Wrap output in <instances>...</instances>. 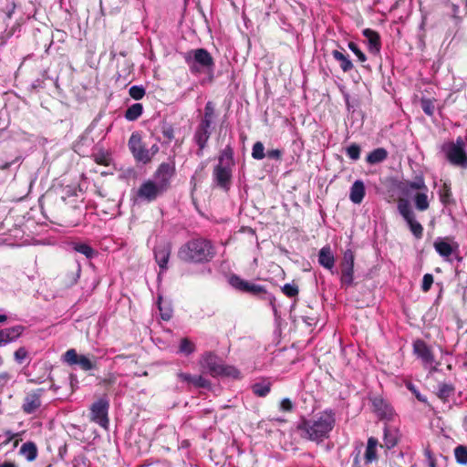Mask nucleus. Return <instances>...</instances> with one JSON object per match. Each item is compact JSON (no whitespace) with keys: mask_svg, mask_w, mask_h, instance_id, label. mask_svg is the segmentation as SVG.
Returning a JSON list of instances; mask_svg holds the SVG:
<instances>
[{"mask_svg":"<svg viewBox=\"0 0 467 467\" xmlns=\"http://www.w3.org/2000/svg\"><path fill=\"white\" fill-rule=\"evenodd\" d=\"M336 423L335 412L325 410L309 420H302L298 430L302 436L309 441L320 442L328 438Z\"/></svg>","mask_w":467,"mask_h":467,"instance_id":"nucleus-1","label":"nucleus"},{"mask_svg":"<svg viewBox=\"0 0 467 467\" xmlns=\"http://www.w3.org/2000/svg\"><path fill=\"white\" fill-rule=\"evenodd\" d=\"M214 254L211 242L205 239H194L182 246L178 255L186 262L202 263L210 261Z\"/></svg>","mask_w":467,"mask_h":467,"instance_id":"nucleus-2","label":"nucleus"},{"mask_svg":"<svg viewBox=\"0 0 467 467\" xmlns=\"http://www.w3.org/2000/svg\"><path fill=\"white\" fill-rule=\"evenodd\" d=\"M234 167V150L228 145L220 152L218 163L213 171V181L217 186L225 191L230 189Z\"/></svg>","mask_w":467,"mask_h":467,"instance_id":"nucleus-3","label":"nucleus"},{"mask_svg":"<svg viewBox=\"0 0 467 467\" xmlns=\"http://www.w3.org/2000/svg\"><path fill=\"white\" fill-rule=\"evenodd\" d=\"M183 58L190 71L193 74L213 71V59L211 54L204 48L189 50L183 54Z\"/></svg>","mask_w":467,"mask_h":467,"instance_id":"nucleus-4","label":"nucleus"},{"mask_svg":"<svg viewBox=\"0 0 467 467\" xmlns=\"http://www.w3.org/2000/svg\"><path fill=\"white\" fill-rule=\"evenodd\" d=\"M441 151L451 165L461 169H467V152L462 138L458 137L455 141L443 143Z\"/></svg>","mask_w":467,"mask_h":467,"instance_id":"nucleus-5","label":"nucleus"},{"mask_svg":"<svg viewBox=\"0 0 467 467\" xmlns=\"http://www.w3.org/2000/svg\"><path fill=\"white\" fill-rule=\"evenodd\" d=\"M128 145L135 160L142 163L150 162L152 157L159 151L157 144H153L148 149L142 142L141 136L139 132H133L130 135Z\"/></svg>","mask_w":467,"mask_h":467,"instance_id":"nucleus-6","label":"nucleus"},{"mask_svg":"<svg viewBox=\"0 0 467 467\" xmlns=\"http://www.w3.org/2000/svg\"><path fill=\"white\" fill-rule=\"evenodd\" d=\"M413 352L421 360L424 368L429 369L430 373L438 371L440 362L436 361L431 349L424 341L416 340L413 343Z\"/></svg>","mask_w":467,"mask_h":467,"instance_id":"nucleus-7","label":"nucleus"},{"mask_svg":"<svg viewBox=\"0 0 467 467\" xmlns=\"http://www.w3.org/2000/svg\"><path fill=\"white\" fill-rule=\"evenodd\" d=\"M174 165L163 162L157 169L153 177L150 179L160 189L166 192L170 186L171 179L174 174Z\"/></svg>","mask_w":467,"mask_h":467,"instance_id":"nucleus-8","label":"nucleus"},{"mask_svg":"<svg viewBox=\"0 0 467 467\" xmlns=\"http://www.w3.org/2000/svg\"><path fill=\"white\" fill-rule=\"evenodd\" d=\"M109 402L106 398L99 399L91 406V420L103 428L109 425Z\"/></svg>","mask_w":467,"mask_h":467,"instance_id":"nucleus-9","label":"nucleus"},{"mask_svg":"<svg viewBox=\"0 0 467 467\" xmlns=\"http://www.w3.org/2000/svg\"><path fill=\"white\" fill-rule=\"evenodd\" d=\"M435 251L446 261H451V256L459 249V244L449 237H438L433 243Z\"/></svg>","mask_w":467,"mask_h":467,"instance_id":"nucleus-10","label":"nucleus"},{"mask_svg":"<svg viewBox=\"0 0 467 467\" xmlns=\"http://www.w3.org/2000/svg\"><path fill=\"white\" fill-rule=\"evenodd\" d=\"M63 361L69 366L78 365L85 371L95 368V364L85 355H78L74 348H70L63 355Z\"/></svg>","mask_w":467,"mask_h":467,"instance_id":"nucleus-11","label":"nucleus"},{"mask_svg":"<svg viewBox=\"0 0 467 467\" xmlns=\"http://www.w3.org/2000/svg\"><path fill=\"white\" fill-rule=\"evenodd\" d=\"M44 392L43 389H37L26 393L22 404V410L26 414L36 413L40 409Z\"/></svg>","mask_w":467,"mask_h":467,"instance_id":"nucleus-12","label":"nucleus"},{"mask_svg":"<svg viewBox=\"0 0 467 467\" xmlns=\"http://www.w3.org/2000/svg\"><path fill=\"white\" fill-rule=\"evenodd\" d=\"M354 279V254L351 250L344 253L341 263V283L350 285Z\"/></svg>","mask_w":467,"mask_h":467,"instance_id":"nucleus-13","label":"nucleus"},{"mask_svg":"<svg viewBox=\"0 0 467 467\" xmlns=\"http://www.w3.org/2000/svg\"><path fill=\"white\" fill-rule=\"evenodd\" d=\"M163 192L164 191L160 189L159 186L150 179L140 185L137 194L139 198L144 201L152 202Z\"/></svg>","mask_w":467,"mask_h":467,"instance_id":"nucleus-14","label":"nucleus"},{"mask_svg":"<svg viewBox=\"0 0 467 467\" xmlns=\"http://www.w3.org/2000/svg\"><path fill=\"white\" fill-rule=\"evenodd\" d=\"M201 365L213 377L219 376L222 371L223 364L220 362L217 356L212 353H206L202 356Z\"/></svg>","mask_w":467,"mask_h":467,"instance_id":"nucleus-15","label":"nucleus"},{"mask_svg":"<svg viewBox=\"0 0 467 467\" xmlns=\"http://www.w3.org/2000/svg\"><path fill=\"white\" fill-rule=\"evenodd\" d=\"M25 327L17 325L0 330V347L16 341L24 332Z\"/></svg>","mask_w":467,"mask_h":467,"instance_id":"nucleus-16","label":"nucleus"},{"mask_svg":"<svg viewBox=\"0 0 467 467\" xmlns=\"http://www.w3.org/2000/svg\"><path fill=\"white\" fill-rule=\"evenodd\" d=\"M170 254L171 245L169 243H161L154 248L155 260L162 271L167 269Z\"/></svg>","mask_w":467,"mask_h":467,"instance_id":"nucleus-17","label":"nucleus"},{"mask_svg":"<svg viewBox=\"0 0 467 467\" xmlns=\"http://www.w3.org/2000/svg\"><path fill=\"white\" fill-rule=\"evenodd\" d=\"M318 263L324 268L329 270L331 274H335V256L330 246H324L318 253Z\"/></svg>","mask_w":467,"mask_h":467,"instance_id":"nucleus-18","label":"nucleus"},{"mask_svg":"<svg viewBox=\"0 0 467 467\" xmlns=\"http://www.w3.org/2000/svg\"><path fill=\"white\" fill-rule=\"evenodd\" d=\"M379 441L376 438L370 437L368 440L366 450L363 456V461L365 464H370L377 461L378 459V449Z\"/></svg>","mask_w":467,"mask_h":467,"instance_id":"nucleus-19","label":"nucleus"},{"mask_svg":"<svg viewBox=\"0 0 467 467\" xmlns=\"http://www.w3.org/2000/svg\"><path fill=\"white\" fill-rule=\"evenodd\" d=\"M365 193L364 182L360 180H357L350 187L349 199L353 203L359 204L362 202Z\"/></svg>","mask_w":467,"mask_h":467,"instance_id":"nucleus-20","label":"nucleus"},{"mask_svg":"<svg viewBox=\"0 0 467 467\" xmlns=\"http://www.w3.org/2000/svg\"><path fill=\"white\" fill-rule=\"evenodd\" d=\"M363 36L368 40V47L370 53L377 54L380 50V39L379 34L369 28L363 30Z\"/></svg>","mask_w":467,"mask_h":467,"instance_id":"nucleus-21","label":"nucleus"},{"mask_svg":"<svg viewBox=\"0 0 467 467\" xmlns=\"http://www.w3.org/2000/svg\"><path fill=\"white\" fill-rule=\"evenodd\" d=\"M373 406L381 419L390 420L394 415L392 408L382 399H374Z\"/></svg>","mask_w":467,"mask_h":467,"instance_id":"nucleus-22","label":"nucleus"},{"mask_svg":"<svg viewBox=\"0 0 467 467\" xmlns=\"http://www.w3.org/2000/svg\"><path fill=\"white\" fill-rule=\"evenodd\" d=\"M211 129L199 126L195 134H194V140L196 144L199 146V150L197 151V154L199 156L202 155V150L205 148L206 143L210 138V131Z\"/></svg>","mask_w":467,"mask_h":467,"instance_id":"nucleus-23","label":"nucleus"},{"mask_svg":"<svg viewBox=\"0 0 467 467\" xmlns=\"http://www.w3.org/2000/svg\"><path fill=\"white\" fill-rule=\"evenodd\" d=\"M403 193L407 196L412 195L416 191L428 192V188L425 184L424 179L422 177H417L412 182H407L402 189Z\"/></svg>","mask_w":467,"mask_h":467,"instance_id":"nucleus-24","label":"nucleus"},{"mask_svg":"<svg viewBox=\"0 0 467 467\" xmlns=\"http://www.w3.org/2000/svg\"><path fill=\"white\" fill-rule=\"evenodd\" d=\"M399 440V431L398 429L390 426H385L384 427V437L383 441L384 445L388 449H391L396 446Z\"/></svg>","mask_w":467,"mask_h":467,"instance_id":"nucleus-25","label":"nucleus"},{"mask_svg":"<svg viewBox=\"0 0 467 467\" xmlns=\"http://www.w3.org/2000/svg\"><path fill=\"white\" fill-rule=\"evenodd\" d=\"M387 157L388 151L383 148H378L367 156V161L369 164H377L385 161Z\"/></svg>","mask_w":467,"mask_h":467,"instance_id":"nucleus-26","label":"nucleus"},{"mask_svg":"<svg viewBox=\"0 0 467 467\" xmlns=\"http://www.w3.org/2000/svg\"><path fill=\"white\" fill-rule=\"evenodd\" d=\"M333 57L340 63V68L344 72H348L353 68V64L348 56H345L338 50L332 51Z\"/></svg>","mask_w":467,"mask_h":467,"instance_id":"nucleus-27","label":"nucleus"},{"mask_svg":"<svg viewBox=\"0 0 467 467\" xmlns=\"http://www.w3.org/2000/svg\"><path fill=\"white\" fill-rule=\"evenodd\" d=\"M20 453L29 462L34 461L37 456V449L35 443L26 442L20 448Z\"/></svg>","mask_w":467,"mask_h":467,"instance_id":"nucleus-28","label":"nucleus"},{"mask_svg":"<svg viewBox=\"0 0 467 467\" xmlns=\"http://www.w3.org/2000/svg\"><path fill=\"white\" fill-rule=\"evenodd\" d=\"M214 115V108L211 101L207 102L204 108V116L200 126L211 129Z\"/></svg>","mask_w":467,"mask_h":467,"instance_id":"nucleus-29","label":"nucleus"},{"mask_svg":"<svg viewBox=\"0 0 467 467\" xmlns=\"http://www.w3.org/2000/svg\"><path fill=\"white\" fill-rule=\"evenodd\" d=\"M142 111V105L140 103H135L128 108V109L125 112V118L130 121L136 120L139 117L141 116Z\"/></svg>","mask_w":467,"mask_h":467,"instance_id":"nucleus-30","label":"nucleus"},{"mask_svg":"<svg viewBox=\"0 0 467 467\" xmlns=\"http://www.w3.org/2000/svg\"><path fill=\"white\" fill-rule=\"evenodd\" d=\"M428 192H419L414 196L415 206L420 211H425L429 208V201L427 196Z\"/></svg>","mask_w":467,"mask_h":467,"instance_id":"nucleus-31","label":"nucleus"},{"mask_svg":"<svg viewBox=\"0 0 467 467\" xmlns=\"http://www.w3.org/2000/svg\"><path fill=\"white\" fill-rule=\"evenodd\" d=\"M70 245L76 252L84 254L87 258H92L95 254V251L93 250V248L87 244L71 243Z\"/></svg>","mask_w":467,"mask_h":467,"instance_id":"nucleus-32","label":"nucleus"},{"mask_svg":"<svg viewBox=\"0 0 467 467\" xmlns=\"http://www.w3.org/2000/svg\"><path fill=\"white\" fill-rule=\"evenodd\" d=\"M398 210L400 215L403 217L405 221L410 219L415 216L413 211L410 208V205L406 200H400L398 202Z\"/></svg>","mask_w":467,"mask_h":467,"instance_id":"nucleus-33","label":"nucleus"},{"mask_svg":"<svg viewBox=\"0 0 467 467\" xmlns=\"http://www.w3.org/2000/svg\"><path fill=\"white\" fill-rule=\"evenodd\" d=\"M158 307L163 320H169L171 317L172 309L169 303L163 302L161 296H159L158 298Z\"/></svg>","mask_w":467,"mask_h":467,"instance_id":"nucleus-34","label":"nucleus"},{"mask_svg":"<svg viewBox=\"0 0 467 467\" xmlns=\"http://www.w3.org/2000/svg\"><path fill=\"white\" fill-rule=\"evenodd\" d=\"M406 223H408L410 230L413 234V235L416 238H421L422 233H423V227L419 222L416 221L415 216L407 220Z\"/></svg>","mask_w":467,"mask_h":467,"instance_id":"nucleus-35","label":"nucleus"},{"mask_svg":"<svg viewBox=\"0 0 467 467\" xmlns=\"http://www.w3.org/2000/svg\"><path fill=\"white\" fill-rule=\"evenodd\" d=\"M454 457L456 462L459 464L466 465L467 464V447L463 445H459L454 449Z\"/></svg>","mask_w":467,"mask_h":467,"instance_id":"nucleus-36","label":"nucleus"},{"mask_svg":"<svg viewBox=\"0 0 467 467\" xmlns=\"http://www.w3.org/2000/svg\"><path fill=\"white\" fill-rule=\"evenodd\" d=\"M253 391L258 397H265L270 392V383H255L253 385Z\"/></svg>","mask_w":467,"mask_h":467,"instance_id":"nucleus-37","label":"nucleus"},{"mask_svg":"<svg viewBox=\"0 0 467 467\" xmlns=\"http://www.w3.org/2000/svg\"><path fill=\"white\" fill-rule=\"evenodd\" d=\"M265 156L264 144L260 141L255 142L252 149V157L255 160H263Z\"/></svg>","mask_w":467,"mask_h":467,"instance_id":"nucleus-38","label":"nucleus"},{"mask_svg":"<svg viewBox=\"0 0 467 467\" xmlns=\"http://www.w3.org/2000/svg\"><path fill=\"white\" fill-rule=\"evenodd\" d=\"M219 376H226L237 379L240 376V371L234 366L222 365V371Z\"/></svg>","mask_w":467,"mask_h":467,"instance_id":"nucleus-39","label":"nucleus"},{"mask_svg":"<svg viewBox=\"0 0 467 467\" xmlns=\"http://www.w3.org/2000/svg\"><path fill=\"white\" fill-rule=\"evenodd\" d=\"M195 350L194 344L187 338H182L180 344V352L190 355Z\"/></svg>","mask_w":467,"mask_h":467,"instance_id":"nucleus-40","label":"nucleus"},{"mask_svg":"<svg viewBox=\"0 0 467 467\" xmlns=\"http://www.w3.org/2000/svg\"><path fill=\"white\" fill-rule=\"evenodd\" d=\"M247 281L242 279L241 277L237 276V275H233L231 278H230V284L233 287L240 290V291H243L244 292L245 288H246V285H247Z\"/></svg>","mask_w":467,"mask_h":467,"instance_id":"nucleus-41","label":"nucleus"},{"mask_svg":"<svg viewBox=\"0 0 467 467\" xmlns=\"http://www.w3.org/2000/svg\"><path fill=\"white\" fill-rule=\"evenodd\" d=\"M453 388L449 384H440L438 389V396L441 399L446 400L451 395Z\"/></svg>","mask_w":467,"mask_h":467,"instance_id":"nucleus-42","label":"nucleus"},{"mask_svg":"<svg viewBox=\"0 0 467 467\" xmlns=\"http://www.w3.org/2000/svg\"><path fill=\"white\" fill-rule=\"evenodd\" d=\"M130 96L136 99H141L145 95V89L140 86H132L129 90Z\"/></svg>","mask_w":467,"mask_h":467,"instance_id":"nucleus-43","label":"nucleus"},{"mask_svg":"<svg viewBox=\"0 0 467 467\" xmlns=\"http://www.w3.org/2000/svg\"><path fill=\"white\" fill-rule=\"evenodd\" d=\"M283 293L288 297H294L298 294V287L294 284H285L282 287Z\"/></svg>","mask_w":467,"mask_h":467,"instance_id":"nucleus-44","label":"nucleus"},{"mask_svg":"<svg viewBox=\"0 0 467 467\" xmlns=\"http://www.w3.org/2000/svg\"><path fill=\"white\" fill-rule=\"evenodd\" d=\"M347 154H348V156L350 159H352L354 161L358 160L359 156H360V148H359V146L357 145V144H351L347 149Z\"/></svg>","mask_w":467,"mask_h":467,"instance_id":"nucleus-45","label":"nucleus"},{"mask_svg":"<svg viewBox=\"0 0 467 467\" xmlns=\"http://www.w3.org/2000/svg\"><path fill=\"white\" fill-rule=\"evenodd\" d=\"M348 46V48L358 57L360 62H365L367 60L366 55L359 49L357 44L349 42Z\"/></svg>","mask_w":467,"mask_h":467,"instance_id":"nucleus-46","label":"nucleus"},{"mask_svg":"<svg viewBox=\"0 0 467 467\" xmlns=\"http://www.w3.org/2000/svg\"><path fill=\"white\" fill-rule=\"evenodd\" d=\"M421 108L422 110L429 116H432L434 113V103L431 99H422L421 100Z\"/></svg>","mask_w":467,"mask_h":467,"instance_id":"nucleus-47","label":"nucleus"},{"mask_svg":"<svg viewBox=\"0 0 467 467\" xmlns=\"http://www.w3.org/2000/svg\"><path fill=\"white\" fill-rule=\"evenodd\" d=\"M196 375H192L190 373H184V372H179L177 374L178 379L186 383L188 386H192L194 382Z\"/></svg>","mask_w":467,"mask_h":467,"instance_id":"nucleus-48","label":"nucleus"},{"mask_svg":"<svg viewBox=\"0 0 467 467\" xmlns=\"http://www.w3.org/2000/svg\"><path fill=\"white\" fill-rule=\"evenodd\" d=\"M433 284V276L431 274H425L422 278L421 289L423 292H428Z\"/></svg>","mask_w":467,"mask_h":467,"instance_id":"nucleus-49","label":"nucleus"},{"mask_svg":"<svg viewBox=\"0 0 467 467\" xmlns=\"http://www.w3.org/2000/svg\"><path fill=\"white\" fill-rule=\"evenodd\" d=\"M16 436V434L10 431H7L3 435H0V447L7 445Z\"/></svg>","mask_w":467,"mask_h":467,"instance_id":"nucleus-50","label":"nucleus"},{"mask_svg":"<svg viewBox=\"0 0 467 467\" xmlns=\"http://www.w3.org/2000/svg\"><path fill=\"white\" fill-rule=\"evenodd\" d=\"M264 291V288L263 286L259 285H255V284H253V283H247L246 285V288L244 290V292H249V293H252V294H260Z\"/></svg>","mask_w":467,"mask_h":467,"instance_id":"nucleus-51","label":"nucleus"},{"mask_svg":"<svg viewBox=\"0 0 467 467\" xmlns=\"http://www.w3.org/2000/svg\"><path fill=\"white\" fill-rule=\"evenodd\" d=\"M26 357L27 351L25 348H19L15 352V359L19 363H22Z\"/></svg>","mask_w":467,"mask_h":467,"instance_id":"nucleus-52","label":"nucleus"},{"mask_svg":"<svg viewBox=\"0 0 467 467\" xmlns=\"http://www.w3.org/2000/svg\"><path fill=\"white\" fill-rule=\"evenodd\" d=\"M195 388H206L209 386V381L200 375H196L193 382Z\"/></svg>","mask_w":467,"mask_h":467,"instance_id":"nucleus-53","label":"nucleus"},{"mask_svg":"<svg viewBox=\"0 0 467 467\" xmlns=\"http://www.w3.org/2000/svg\"><path fill=\"white\" fill-rule=\"evenodd\" d=\"M162 134L166 139H168L169 140H171L174 138L173 128L171 125L163 126Z\"/></svg>","mask_w":467,"mask_h":467,"instance_id":"nucleus-54","label":"nucleus"},{"mask_svg":"<svg viewBox=\"0 0 467 467\" xmlns=\"http://www.w3.org/2000/svg\"><path fill=\"white\" fill-rule=\"evenodd\" d=\"M424 455L425 457L427 458V461H428V464L430 467H436V462H435V459L430 450L429 447H426L425 450H424Z\"/></svg>","mask_w":467,"mask_h":467,"instance_id":"nucleus-55","label":"nucleus"},{"mask_svg":"<svg viewBox=\"0 0 467 467\" xmlns=\"http://www.w3.org/2000/svg\"><path fill=\"white\" fill-rule=\"evenodd\" d=\"M292 408H293V404L289 399L285 398L281 400L280 409L282 410L290 411L292 410Z\"/></svg>","mask_w":467,"mask_h":467,"instance_id":"nucleus-56","label":"nucleus"},{"mask_svg":"<svg viewBox=\"0 0 467 467\" xmlns=\"http://www.w3.org/2000/svg\"><path fill=\"white\" fill-rule=\"evenodd\" d=\"M11 379V376L8 372L0 373V389L5 387L9 380Z\"/></svg>","mask_w":467,"mask_h":467,"instance_id":"nucleus-57","label":"nucleus"},{"mask_svg":"<svg viewBox=\"0 0 467 467\" xmlns=\"http://www.w3.org/2000/svg\"><path fill=\"white\" fill-rule=\"evenodd\" d=\"M269 158L279 159L281 157V151L279 150H272L267 152Z\"/></svg>","mask_w":467,"mask_h":467,"instance_id":"nucleus-58","label":"nucleus"},{"mask_svg":"<svg viewBox=\"0 0 467 467\" xmlns=\"http://www.w3.org/2000/svg\"><path fill=\"white\" fill-rule=\"evenodd\" d=\"M0 467H16V466L14 462H5L3 463H0Z\"/></svg>","mask_w":467,"mask_h":467,"instance_id":"nucleus-59","label":"nucleus"},{"mask_svg":"<svg viewBox=\"0 0 467 467\" xmlns=\"http://www.w3.org/2000/svg\"><path fill=\"white\" fill-rule=\"evenodd\" d=\"M7 317L5 315H0V323H4L5 321H6Z\"/></svg>","mask_w":467,"mask_h":467,"instance_id":"nucleus-60","label":"nucleus"},{"mask_svg":"<svg viewBox=\"0 0 467 467\" xmlns=\"http://www.w3.org/2000/svg\"><path fill=\"white\" fill-rule=\"evenodd\" d=\"M354 463L357 465L358 463V455H357L354 459Z\"/></svg>","mask_w":467,"mask_h":467,"instance_id":"nucleus-61","label":"nucleus"},{"mask_svg":"<svg viewBox=\"0 0 467 467\" xmlns=\"http://www.w3.org/2000/svg\"><path fill=\"white\" fill-rule=\"evenodd\" d=\"M104 381L108 382V383H112L114 380H113V379L110 378L109 379H105Z\"/></svg>","mask_w":467,"mask_h":467,"instance_id":"nucleus-62","label":"nucleus"},{"mask_svg":"<svg viewBox=\"0 0 467 467\" xmlns=\"http://www.w3.org/2000/svg\"><path fill=\"white\" fill-rule=\"evenodd\" d=\"M3 363H4V360H3L2 356L0 355V367L3 365Z\"/></svg>","mask_w":467,"mask_h":467,"instance_id":"nucleus-63","label":"nucleus"},{"mask_svg":"<svg viewBox=\"0 0 467 467\" xmlns=\"http://www.w3.org/2000/svg\"><path fill=\"white\" fill-rule=\"evenodd\" d=\"M417 398H418L420 400H423V399H421V396H420V395H417Z\"/></svg>","mask_w":467,"mask_h":467,"instance_id":"nucleus-64","label":"nucleus"}]
</instances>
